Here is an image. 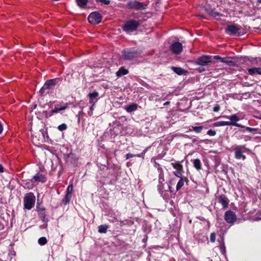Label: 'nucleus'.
I'll use <instances>...</instances> for the list:
<instances>
[{"label": "nucleus", "mask_w": 261, "mask_h": 261, "mask_svg": "<svg viewBox=\"0 0 261 261\" xmlns=\"http://www.w3.org/2000/svg\"><path fill=\"white\" fill-rule=\"evenodd\" d=\"M141 54L140 51L135 48H126L122 50V58L124 60H131L137 58Z\"/></svg>", "instance_id": "f257e3e1"}, {"label": "nucleus", "mask_w": 261, "mask_h": 261, "mask_svg": "<svg viewBox=\"0 0 261 261\" xmlns=\"http://www.w3.org/2000/svg\"><path fill=\"white\" fill-rule=\"evenodd\" d=\"M233 150L236 159L245 160L246 156L244 153L247 152L249 149L246 147L245 145H238L234 147Z\"/></svg>", "instance_id": "f03ea898"}, {"label": "nucleus", "mask_w": 261, "mask_h": 261, "mask_svg": "<svg viewBox=\"0 0 261 261\" xmlns=\"http://www.w3.org/2000/svg\"><path fill=\"white\" fill-rule=\"evenodd\" d=\"M24 207L27 210H31L35 204V197L33 193L27 194L24 198Z\"/></svg>", "instance_id": "7ed1b4c3"}, {"label": "nucleus", "mask_w": 261, "mask_h": 261, "mask_svg": "<svg viewBox=\"0 0 261 261\" xmlns=\"http://www.w3.org/2000/svg\"><path fill=\"white\" fill-rule=\"evenodd\" d=\"M139 26V23L135 20H130L127 21L122 27L124 31L129 33L135 31Z\"/></svg>", "instance_id": "20e7f679"}, {"label": "nucleus", "mask_w": 261, "mask_h": 261, "mask_svg": "<svg viewBox=\"0 0 261 261\" xmlns=\"http://www.w3.org/2000/svg\"><path fill=\"white\" fill-rule=\"evenodd\" d=\"M213 63L212 57L210 56H202L199 57L195 61V64L202 66L208 65Z\"/></svg>", "instance_id": "39448f33"}, {"label": "nucleus", "mask_w": 261, "mask_h": 261, "mask_svg": "<svg viewBox=\"0 0 261 261\" xmlns=\"http://www.w3.org/2000/svg\"><path fill=\"white\" fill-rule=\"evenodd\" d=\"M102 16L101 14L97 12H93L90 14L88 19L90 23L98 24L101 21Z\"/></svg>", "instance_id": "423d86ee"}, {"label": "nucleus", "mask_w": 261, "mask_h": 261, "mask_svg": "<svg viewBox=\"0 0 261 261\" xmlns=\"http://www.w3.org/2000/svg\"><path fill=\"white\" fill-rule=\"evenodd\" d=\"M69 107L68 103H62L60 105H56L55 108L49 113V116H51L56 113L62 114L63 111Z\"/></svg>", "instance_id": "0eeeda50"}, {"label": "nucleus", "mask_w": 261, "mask_h": 261, "mask_svg": "<svg viewBox=\"0 0 261 261\" xmlns=\"http://www.w3.org/2000/svg\"><path fill=\"white\" fill-rule=\"evenodd\" d=\"M240 30V27L236 24H232L228 25L225 29V32L227 34L229 35H240V33H238V31Z\"/></svg>", "instance_id": "6e6552de"}, {"label": "nucleus", "mask_w": 261, "mask_h": 261, "mask_svg": "<svg viewBox=\"0 0 261 261\" xmlns=\"http://www.w3.org/2000/svg\"><path fill=\"white\" fill-rule=\"evenodd\" d=\"M224 219L227 223L233 224L237 220V216L233 212L227 211L225 213Z\"/></svg>", "instance_id": "1a4fd4ad"}, {"label": "nucleus", "mask_w": 261, "mask_h": 261, "mask_svg": "<svg viewBox=\"0 0 261 261\" xmlns=\"http://www.w3.org/2000/svg\"><path fill=\"white\" fill-rule=\"evenodd\" d=\"M128 6L130 8L137 10H143L146 8V5H144L143 3L134 1L129 2Z\"/></svg>", "instance_id": "9d476101"}, {"label": "nucleus", "mask_w": 261, "mask_h": 261, "mask_svg": "<svg viewBox=\"0 0 261 261\" xmlns=\"http://www.w3.org/2000/svg\"><path fill=\"white\" fill-rule=\"evenodd\" d=\"M61 79L60 78H55L51 80H49L45 82L43 85V88L46 89H50L52 87H54L57 84L60 83Z\"/></svg>", "instance_id": "9b49d317"}, {"label": "nucleus", "mask_w": 261, "mask_h": 261, "mask_svg": "<svg viewBox=\"0 0 261 261\" xmlns=\"http://www.w3.org/2000/svg\"><path fill=\"white\" fill-rule=\"evenodd\" d=\"M170 49L173 53L179 54L182 50V44L179 42H175L171 45Z\"/></svg>", "instance_id": "f8f14e48"}, {"label": "nucleus", "mask_w": 261, "mask_h": 261, "mask_svg": "<svg viewBox=\"0 0 261 261\" xmlns=\"http://www.w3.org/2000/svg\"><path fill=\"white\" fill-rule=\"evenodd\" d=\"M99 93L98 92L94 91L88 94V97L89 98V103L96 104L98 100Z\"/></svg>", "instance_id": "ddd939ff"}, {"label": "nucleus", "mask_w": 261, "mask_h": 261, "mask_svg": "<svg viewBox=\"0 0 261 261\" xmlns=\"http://www.w3.org/2000/svg\"><path fill=\"white\" fill-rule=\"evenodd\" d=\"M65 161L68 164H74L77 161V158L75 154L69 153L65 155Z\"/></svg>", "instance_id": "4468645a"}, {"label": "nucleus", "mask_w": 261, "mask_h": 261, "mask_svg": "<svg viewBox=\"0 0 261 261\" xmlns=\"http://www.w3.org/2000/svg\"><path fill=\"white\" fill-rule=\"evenodd\" d=\"M218 201L222 204L223 207H227L228 206L229 200L224 195H221L218 197Z\"/></svg>", "instance_id": "2eb2a0df"}, {"label": "nucleus", "mask_w": 261, "mask_h": 261, "mask_svg": "<svg viewBox=\"0 0 261 261\" xmlns=\"http://www.w3.org/2000/svg\"><path fill=\"white\" fill-rule=\"evenodd\" d=\"M32 180L37 184L39 182H44L46 181V177L42 174H38L34 176Z\"/></svg>", "instance_id": "dca6fc26"}, {"label": "nucleus", "mask_w": 261, "mask_h": 261, "mask_svg": "<svg viewBox=\"0 0 261 261\" xmlns=\"http://www.w3.org/2000/svg\"><path fill=\"white\" fill-rule=\"evenodd\" d=\"M249 74L253 75L255 73L261 75V67H254L248 68L247 69Z\"/></svg>", "instance_id": "f3484780"}, {"label": "nucleus", "mask_w": 261, "mask_h": 261, "mask_svg": "<svg viewBox=\"0 0 261 261\" xmlns=\"http://www.w3.org/2000/svg\"><path fill=\"white\" fill-rule=\"evenodd\" d=\"M128 73V70L125 68L124 67H121L119 70L116 72V74L117 77H121L123 75H126Z\"/></svg>", "instance_id": "a211bd4d"}, {"label": "nucleus", "mask_w": 261, "mask_h": 261, "mask_svg": "<svg viewBox=\"0 0 261 261\" xmlns=\"http://www.w3.org/2000/svg\"><path fill=\"white\" fill-rule=\"evenodd\" d=\"M231 124L232 122H230L229 121H221L215 122L213 124V126L215 127H218L225 125H231Z\"/></svg>", "instance_id": "6ab92c4d"}, {"label": "nucleus", "mask_w": 261, "mask_h": 261, "mask_svg": "<svg viewBox=\"0 0 261 261\" xmlns=\"http://www.w3.org/2000/svg\"><path fill=\"white\" fill-rule=\"evenodd\" d=\"M138 105L136 103H133L130 105L127 106L125 107V110L129 113L135 111L137 110Z\"/></svg>", "instance_id": "aec40b11"}, {"label": "nucleus", "mask_w": 261, "mask_h": 261, "mask_svg": "<svg viewBox=\"0 0 261 261\" xmlns=\"http://www.w3.org/2000/svg\"><path fill=\"white\" fill-rule=\"evenodd\" d=\"M22 186L24 188L31 189L34 186L33 180L31 179L30 181H23Z\"/></svg>", "instance_id": "412c9836"}, {"label": "nucleus", "mask_w": 261, "mask_h": 261, "mask_svg": "<svg viewBox=\"0 0 261 261\" xmlns=\"http://www.w3.org/2000/svg\"><path fill=\"white\" fill-rule=\"evenodd\" d=\"M171 165L176 170H183L182 165H181L178 162L172 163Z\"/></svg>", "instance_id": "4be33fe9"}, {"label": "nucleus", "mask_w": 261, "mask_h": 261, "mask_svg": "<svg viewBox=\"0 0 261 261\" xmlns=\"http://www.w3.org/2000/svg\"><path fill=\"white\" fill-rule=\"evenodd\" d=\"M172 70L177 74L182 75L185 72V70L181 68L172 67Z\"/></svg>", "instance_id": "5701e85b"}, {"label": "nucleus", "mask_w": 261, "mask_h": 261, "mask_svg": "<svg viewBox=\"0 0 261 261\" xmlns=\"http://www.w3.org/2000/svg\"><path fill=\"white\" fill-rule=\"evenodd\" d=\"M193 164L194 167L197 170H199L201 169V164L200 160L197 159L193 161Z\"/></svg>", "instance_id": "b1692460"}, {"label": "nucleus", "mask_w": 261, "mask_h": 261, "mask_svg": "<svg viewBox=\"0 0 261 261\" xmlns=\"http://www.w3.org/2000/svg\"><path fill=\"white\" fill-rule=\"evenodd\" d=\"M108 228V225L105 224V225H101L98 226V231L99 233H106L107 230Z\"/></svg>", "instance_id": "393cba45"}, {"label": "nucleus", "mask_w": 261, "mask_h": 261, "mask_svg": "<svg viewBox=\"0 0 261 261\" xmlns=\"http://www.w3.org/2000/svg\"><path fill=\"white\" fill-rule=\"evenodd\" d=\"M222 63H225L228 65L233 64L232 59L230 57H225L222 59Z\"/></svg>", "instance_id": "a878e982"}, {"label": "nucleus", "mask_w": 261, "mask_h": 261, "mask_svg": "<svg viewBox=\"0 0 261 261\" xmlns=\"http://www.w3.org/2000/svg\"><path fill=\"white\" fill-rule=\"evenodd\" d=\"M225 117L229 119L231 121H230V122L236 123L237 121L239 120V118L236 114L232 115L230 116H225Z\"/></svg>", "instance_id": "bb28decb"}, {"label": "nucleus", "mask_w": 261, "mask_h": 261, "mask_svg": "<svg viewBox=\"0 0 261 261\" xmlns=\"http://www.w3.org/2000/svg\"><path fill=\"white\" fill-rule=\"evenodd\" d=\"M76 2L78 6L84 7L87 4L88 0H76Z\"/></svg>", "instance_id": "cd10ccee"}, {"label": "nucleus", "mask_w": 261, "mask_h": 261, "mask_svg": "<svg viewBox=\"0 0 261 261\" xmlns=\"http://www.w3.org/2000/svg\"><path fill=\"white\" fill-rule=\"evenodd\" d=\"M222 242L221 243V244L220 245V250L221 253L223 255H225V254H226V248H225V245H224V243L223 242V239L222 238Z\"/></svg>", "instance_id": "c85d7f7f"}, {"label": "nucleus", "mask_w": 261, "mask_h": 261, "mask_svg": "<svg viewBox=\"0 0 261 261\" xmlns=\"http://www.w3.org/2000/svg\"><path fill=\"white\" fill-rule=\"evenodd\" d=\"M47 242V241L46 238L44 237L40 238L38 240V244L41 246L46 244Z\"/></svg>", "instance_id": "c756f323"}, {"label": "nucleus", "mask_w": 261, "mask_h": 261, "mask_svg": "<svg viewBox=\"0 0 261 261\" xmlns=\"http://www.w3.org/2000/svg\"><path fill=\"white\" fill-rule=\"evenodd\" d=\"M192 129L196 133H200L202 130L203 127L202 126H192Z\"/></svg>", "instance_id": "7c9ffc66"}, {"label": "nucleus", "mask_w": 261, "mask_h": 261, "mask_svg": "<svg viewBox=\"0 0 261 261\" xmlns=\"http://www.w3.org/2000/svg\"><path fill=\"white\" fill-rule=\"evenodd\" d=\"M184 184V180L182 178L180 179V180L177 182V184L176 185V191H178L183 186Z\"/></svg>", "instance_id": "2f4dec72"}, {"label": "nucleus", "mask_w": 261, "mask_h": 261, "mask_svg": "<svg viewBox=\"0 0 261 261\" xmlns=\"http://www.w3.org/2000/svg\"><path fill=\"white\" fill-rule=\"evenodd\" d=\"M71 198V195L66 194L65 198L63 199V202L65 204H66L68 202H69V201L70 200Z\"/></svg>", "instance_id": "473e14b6"}, {"label": "nucleus", "mask_w": 261, "mask_h": 261, "mask_svg": "<svg viewBox=\"0 0 261 261\" xmlns=\"http://www.w3.org/2000/svg\"><path fill=\"white\" fill-rule=\"evenodd\" d=\"M67 128V126L65 123H62L58 126V129L60 131H63Z\"/></svg>", "instance_id": "72a5a7b5"}, {"label": "nucleus", "mask_w": 261, "mask_h": 261, "mask_svg": "<svg viewBox=\"0 0 261 261\" xmlns=\"http://www.w3.org/2000/svg\"><path fill=\"white\" fill-rule=\"evenodd\" d=\"M73 187L72 184H70L67 187V189L66 190V194L71 195V193L73 191Z\"/></svg>", "instance_id": "f704fd0d"}, {"label": "nucleus", "mask_w": 261, "mask_h": 261, "mask_svg": "<svg viewBox=\"0 0 261 261\" xmlns=\"http://www.w3.org/2000/svg\"><path fill=\"white\" fill-rule=\"evenodd\" d=\"M158 189L159 193L162 195L164 192V184H159L158 186Z\"/></svg>", "instance_id": "c9c22d12"}, {"label": "nucleus", "mask_w": 261, "mask_h": 261, "mask_svg": "<svg viewBox=\"0 0 261 261\" xmlns=\"http://www.w3.org/2000/svg\"><path fill=\"white\" fill-rule=\"evenodd\" d=\"M183 170H176V171L174 172V174L177 177L181 178L182 175Z\"/></svg>", "instance_id": "e433bc0d"}, {"label": "nucleus", "mask_w": 261, "mask_h": 261, "mask_svg": "<svg viewBox=\"0 0 261 261\" xmlns=\"http://www.w3.org/2000/svg\"><path fill=\"white\" fill-rule=\"evenodd\" d=\"M97 3H100L102 5H108L110 4L109 0H96Z\"/></svg>", "instance_id": "4c0bfd02"}, {"label": "nucleus", "mask_w": 261, "mask_h": 261, "mask_svg": "<svg viewBox=\"0 0 261 261\" xmlns=\"http://www.w3.org/2000/svg\"><path fill=\"white\" fill-rule=\"evenodd\" d=\"M40 132H41L44 138H45L46 136H47V131L46 128H44L43 129L40 130Z\"/></svg>", "instance_id": "58836bf2"}, {"label": "nucleus", "mask_w": 261, "mask_h": 261, "mask_svg": "<svg viewBox=\"0 0 261 261\" xmlns=\"http://www.w3.org/2000/svg\"><path fill=\"white\" fill-rule=\"evenodd\" d=\"M164 181H165V180L164 178L163 174L162 173H160L159 174V184H163Z\"/></svg>", "instance_id": "ea45409f"}, {"label": "nucleus", "mask_w": 261, "mask_h": 261, "mask_svg": "<svg viewBox=\"0 0 261 261\" xmlns=\"http://www.w3.org/2000/svg\"><path fill=\"white\" fill-rule=\"evenodd\" d=\"M147 150V149H145L141 153L135 154L136 156L140 157V158H142L144 159V155H145V153L146 152Z\"/></svg>", "instance_id": "a19ab883"}, {"label": "nucleus", "mask_w": 261, "mask_h": 261, "mask_svg": "<svg viewBox=\"0 0 261 261\" xmlns=\"http://www.w3.org/2000/svg\"><path fill=\"white\" fill-rule=\"evenodd\" d=\"M207 134L210 136H214L216 134V132L215 130L210 129L207 132Z\"/></svg>", "instance_id": "79ce46f5"}, {"label": "nucleus", "mask_w": 261, "mask_h": 261, "mask_svg": "<svg viewBox=\"0 0 261 261\" xmlns=\"http://www.w3.org/2000/svg\"><path fill=\"white\" fill-rule=\"evenodd\" d=\"M91 104L92 105H91V106L90 108V112H88V115L89 116H92V114H93V111L94 109V106L95 105V104H94V103H91Z\"/></svg>", "instance_id": "37998d69"}, {"label": "nucleus", "mask_w": 261, "mask_h": 261, "mask_svg": "<svg viewBox=\"0 0 261 261\" xmlns=\"http://www.w3.org/2000/svg\"><path fill=\"white\" fill-rule=\"evenodd\" d=\"M216 240V234L214 232H213L210 235V240L212 242H215Z\"/></svg>", "instance_id": "c03bdc74"}, {"label": "nucleus", "mask_w": 261, "mask_h": 261, "mask_svg": "<svg viewBox=\"0 0 261 261\" xmlns=\"http://www.w3.org/2000/svg\"><path fill=\"white\" fill-rule=\"evenodd\" d=\"M206 11L210 16H213V13L214 12L213 10L211 9H206Z\"/></svg>", "instance_id": "a18cd8bd"}, {"label": "nucleus", "mask_w": 261, "mask_h": 261, "mask_svg": "<svg viewBox=\"0 0 261 261\" xmlns=\"http://www.w3.org/2000/svg\"><path fill=\"white\" fill-rule=\"evenodd\" d=\"M135 156H136V155L130 153H127L125 155L126 159H127V160L129 159L130 158H133V157H135Z\"/></svg>", "instance_id": "49530a36"}, {"label": "nucleus", "mask_w": 261, "mask_h": 261, "mask_svg": "<svg viewBox=\"0 0 261 261\" xmlns=\"http://www.w3.org/2000/svg\"><path fill=\"white\" fill-rule=\"evenodd\" d=\"M221 15H222L220 13L214 11L212 17L216 18L217 17H219Z\"/></svg>", "instance_id": "de8ad7c7"}, {"label": "nucleus", "mask_w": 261, "mask_h": 261, "mask_svg": "<svg viewBox=\"0 0 261 261\" xmlns=\"http://www.w3.org/2000/svg\"><path fill=\"white\" fill-rule=\"evenodd\" d=\"M231 125L240 127H241V128L245 127L244 126H243L242 125H241V124H240L239 123H234V122H232Z\"/></svg>", "instance_id": "09e8293b"}, {"label": "nucleus", "mask_w": 261, "mask_h": 261, "mask_svg": "<svg viewBox=\"0 0 261 261\" xmlns=\"http://www.w3.org/2000/svg\"><path fill=\"white\" fill-rule=\"evenodd\" d=\"M223 58L221 57L220 56H215L214 57H212V59H216V60H219L221 62H222V59Z\"/></svg>", "instance_id": "8fccbe9b"}, {"label": "nucleus", "mask_w": 261, "mask_h": 261, "mask_svg": "<svg viewBox=\"0 0 261 261\" xmlns=\"http://www.w3.org/2000/svg\"><path fill=\"white\" fill-rule=\"evenodd\" d=\"M46 89V88H43V86L40 89L39 93L41 95H43L44 93V90Z\"/></svg>", "instance_id": "3c124183"}, {"label": "nucleus", "mask_w": 261, "mask_h": 261, "mask_svg": "<svg viewBox=\"0 0 261 261\" xmlns=\"http://www.w3.org/2000/svg\"><path fill=\"white\" fill-rule=\"evenodd\" d=\"M214 112H218L220 110V107L219 105L216 106L213 109Z\"/></svg>", "instance_id": "603ef678"}, {"label": "nucleus", "mask_w": 261, "mask_h": 261, "mask_svg": "<svg viewBox=\"0 0 261 261\" xmlns=\"http://www.w3.org/2000/svg\"><path fill=\"white\" fill-rule=\"evenodd\" d=\"M255 62L256 64H258L260 62H261V58H256L255 59Z\"/></svg>", "instance_id": "864d4df0"}, {"label": "nucleus", "mask_w": 261, "mask_h": 261, "mask_svg": "<svg viewBox=\"0 0 261 261\" xmlns=\"http://www.w3.org/2000/svg\"><path fill=\"white\" fill-rule=\"evenodd\" d=\"M246 130L249 131V132H252L253 130H255L256 129L255 128H251V127H247L246 128Z\"/></svg>", "instance_id": "5fc2aeb1"}, {"label": "nucleus", "mask_w": 261, "mask_h": 261, "mask_svg": "<svg viewBox=\"0 0 261 261\" xmlns=\"http://www.w3.org/2000/svg\"><path fill=\"white\" fill-rule=\"evenodd\" d=\"M197 70L199 72H203V71H205V69L204 68H203V67H199V68H197Z\"/></svg>", "instance_id": "6e6d98bb"}, {"label": "nucleus", "mask_w": 261, "mask_h": 261, "mask_svg": "<svg viewBox=\"0 0 261 261\" xmlns=\"http://www.w3.org/2000/svg\"><path fill=\"white\" fill-rule=\"evenodd\" d=\"M4 172V168L3 166L0 164V172Z\"/></svg>", "instance_id": "4d7b16f0"}, {"label": "nucleus", "mask_w": 261, "mask_h": 261, "mask_svg": "<svg viewBox=\"0 0 261 261\" xmlns=\"http://www.w3.org/2000/svg\"><path fill=\"white\" fill-rule=\"evenodd\" d=\"M3 128L2 124L0 123V134L3 132Z\"/></svg>", "instance_id": "13d9d810"}, {"label": "nucleus", "mask_w": 261, "mask_h": 261, "mask_svg": "<svg viewBox=\"0 0 261 261\" xmlns=\"http://www.w3.org/2000/svg\"><path fill=\"white\" fill-rule=\"evenodd\" d=\"M171 182H172V180H171V181H170V182H169V190H170V191L171 192H172V191L171 190V186H170V185L171 184Z\"/></svg>", "instance_id": "bf43d9fd"}, {"label": "nucleus", "mask_w": 261, "mask_h": 261, "mask_svg": "<svg viewBox=\"0 0 261 261\" xmlns=\"http://www.w3.org/2000/svg\"><path fill=\"white\" fill-rule=\"evenodd\" d=\"M169 103H170L169 101H166L165 103H164V105L166 106V105H169Z\"/></svg>", "instance_id": "052dcab7"}, {"label": "nucleus", "mask_w": 261, "mask_h": 261, "mask_svg": "<svg viewBox=\"0 0 261 261\" xmlns=\"http://www.w3.org/2000/svg\"><path fill=\"white\" fill-rule=\"evenodd\" d=\"M257 2L259 3H261V0H257Z\"/></svg>", "instance_id": "680f3d73"}, {"label": "nucleus", "mask_w": 261, "mask_h": 261, "mask_svg": "<svg viewBox=\"0 0 261 261\" xmlns=\"http://www.w3.org/2000/svg\"><path fill=\"white\" fill-rule=\"evenodd\" d=\"M161 169V168H158V170L159 171Z\"/></svg>", "instance_id": "e2e57ef3"}]
</instances>
